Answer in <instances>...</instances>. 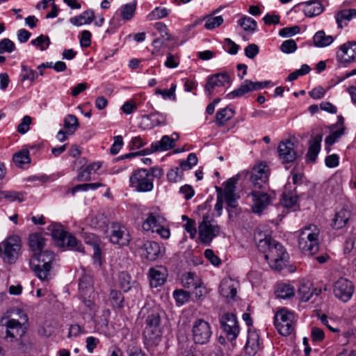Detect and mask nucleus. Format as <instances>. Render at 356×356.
I'll return each mask as SVG.
<instances>
[{
  "label": "nucleus",
  "mask_w": 356,
  "mask_h": 356,
  "mask_svg": "<svg viewBox=\"0 0 356 356\" xmlns=\"http://www.w3.org/2000/svg\"><path fill=\"white\" fill-rule=\"evenodd\" d=\"M354 17H356V9L349 8L338 11L335 15V19L337 26L343 29L348 25V23Z\"/></svg>",
  "instance_id": "27"
},
{
  "label": "nucleus",
  "mask_w": 356,
  "mask_h": 356,
  "mask_svg": "<svg viewBox=\"0 0 356 356\" xmlns=\"http://www.w3.org/2000/svg\"><path fill=\"white\" fill-rule=\"evenodd\" d=\"M197 163V157L195 153H190L186 160L181 161L179 167L181 170H188L191 169Z\"/></svg>",
  "instance_id": "52"
},
{
  "label": "nucleus",
  "mask_w": 356,
  "mask_h": 356,
  "mask_svg": "<svg viewBox=\"0 0 356 356\" xmlns=\"http://www.w3.org/2000/svg\"><path fill=\"white\" fill-rule=\"evenodd\" d=\"M119 284L124 292L129 291L131 288L130 275L125 272L120 273L119 275Z\"/></svg>",
  "instance_id": "56"
},
{
  "label": "nucleus",
  "mask_w": 356,
  "mask_h": 356,
  "mask_svg": "<svg viewBox=\"0 0 356 356\" xmlns=\"http://www.w3.org/2000/svg\"><path fill=\"white\" fill-rule=\"evenodd\" d=\"M320 230L314 225L305 227L300 233L298 245L300 250L305 254L313 255L319 250Z\"/></svg>",
  "instance_id": "3"
},
{
  "label": "nucleus",
  "mask_w": 356,
  "mask_h": 356,
  "mask_svg": "<svg viewBox=\"0 0 356 356\" xmlns=\"http://www.w3.org/2000/svg\"><path fill=\"white\" fill-rule=\"evenodd\" d=\"M173 296L179 305H184L188 301L190 298V294L188 291L182 289L175 290L173 293Z\"/></svg>",
  "instance_id": "61"
},
{
  "label": "nucleus",
  "mask_w": 356,
  "mask_h": 356,
  "mask_svg": "<svg viewBox=\"0 0 356 356\" xmlns=\"http://www.w3.org/2000/svg\"><path fill=\"white\" fill-rule=\"evenodd\" d=\"M275 293L278 298L286 299L295 295V289L290 284L280 283L277 285Z\"/></svg>",
  "instance_id": "36"
},
{
  "label": "nucleus",
  "mask_w": 356,
  "mask_h": 356,
  "mask_svg": "<svg viewBox=\"0 0 356 356\" xmlns=\"http://www.w3.org/2000/svg\"><path fill=\"white\" fill-rule=\"evenodd\" d=\"M337 58L341 63L356 61V42L349 41L340 46Z\"/></svg>",
  "instance_id": "20"
},
{
  "label": "nucleus",
  "mask_w": 356,
  "mask_h": 356,
  "mask_svg": "<svg viewBox=\"0 0 356 356\" xmlns=\"http://www.w3.org/2000/svg\"><path fill=\"white\" fill-rule=\"evenodd\" d=\"M102 166L101 162L90 163L85 168H80L76 177L77 181H88L91 179L92 172H96Z\"/></svg>",
  "instance_id": "25"
},
{
  "label": "nucleus",
  "mask_w": 356,
  "mask_h": 356,
  "mask_svg": "<svg viewBox=\"0 0 356 356\" xmlns=\"http://www.w3.org/2000/svg\"><path fill=\"white\" fill-rule=\"evenodd\" d=\"M294 318V314L285 308L281 309L275 314L274 325L280 334L288 336L293 332Z\"/></svg>",
  "instance_id": "8"
},
{
  "label": "nucleus",
  "mask_w": 356,
  "mask_h": 356,
  "mask_svg": "<svg viewBox=\"0 0 356 356\" xmlns=\"http://www.w3.org/2000/svg\"><path fill=\"white\" fill-rule=\"evenodd\" d=\"M3 252L1 257L5 263L15 264L22 248L21 238L17 235L7 237L2 243Z\"/></svg>",
  "instance_id": "7"
},
{
  "label": "nucleus",
  "mask_w": 356,
  "mask_h": 356,
  "mask_svg": "<svg viewBox=\"0 0 356 356\" xmlns=\"http://www.w3.org/2000/svg\"><path fill=\"white\" fill-rule=\"evenodd\" d=\"M234 115V111L229 108L225 107L217 111L216 114V122L218 127L225 125Z\"/></svg>",
  "instance_id": "34"
},
{
  "label": "nucleus",
  "mask_w": 356,
  "mask_h": 356,
  "mask_svg": "<svg viewBox=\"0 0 356 356\" xmlns=\"http://www.w3.org/2000/svg\"><path fill=\"white\" fill-rule=\"evenodd\" d=\"M298 292L302 302L309 301L313 295V291L311 289L309 284H300Z\"/></svg>",
  "instance_id": "45"
},
{
  "label": "nucleus",
  "mask_w": 356,
  "mask_h": 356,
  "mask_svg": "<svg viewBox=\"0 0 356 356\" xmlns=\"http://www.w3.org/2000/svg\"><path fill=\"white\" fill-rule=\"evenodd\" d=\"M230 82V77L226 72L218 73L207 78L204 91L209 96H213L220 92V88Z\"/></svg>",
  "instance_id": "11"
},
{
  "label": "nucleus",
  "mask_w": 356,
  "mask_h": 356,
  "mask_svg": "<svg viewBox=\"0 0 356 356\" xmlns=\"http://www.w3.org/2000/svg\"><path fill=\"white\" fill-rule=\"evenodd\" d=\"M16 49L15 43L9 38H3L0 41V54L11 53Z\"/></svg>",
  "instance_id": "57"
},
{
  "label": "nucleus",
  "mask_w": 356,
  "mask_h": 356,
  "mask_svg": "<svg viewBox=\"0 0 356 356\" xmlns=\"http://www.w3.org/2000/svg\"><path fill=\"white\" fill-rule=\"evenodd\" d=\"M31 43L38 47L41 51H44L50 44V39L47 35H40L35 39L32 40Z\"/></svg>",
  "instance_id": "51"
},
{
  "label": "nucleus",
  "mask_w": 356,
  "mask_h": 356,
  "mask_svg": "<svg viewBox=\"0 0 356 356\" xmlns=\"http://www.w3.org/2000/svg\"><path fill=\"white\" fill-rule=\"evenodd\" d=\"M333 291L337 298L347 302L353 294L354 286L348 280L340 278L334 283Z\"/></svg>",
  "instance_id": "13"
},
{
  "label": "nucleus",
  "mask_w": 356,
  "mask_h": 356,
  "mask_svg": "<svg viewBox=\"0 0 356 356\" xmlns=\"http://www.w3.org/2000/svg\"><path fill=\"white\" fill-rule=\"evenodd\" d=\"M79 123L77 118L72 114L67 115L63 120V127L68 134H73L79 128Z\"/></svg>",
  "instance_id": "38"
},
{
  "label": "nucleus",
  "mask_w": 356,
  "mask_h": 356,
  "mask_svg": "<svg viewBox=\"0 0 356 356\" xmlns=\"http://www.w3.org/2000/svg\"><path fill=\"white\" fill-rule=\"evenodd\" d=\"M262 348L259 333L255 330H248L245 351L248 356H254Z\"/></svg>",
  "instance_id": "19"
},
{
  "label": "nucleus",
  "mask_w": 356,
  "mask_h": 356,
  "mask_svg": "<svg viewBox=\"0 0 356 356\" xmlns=\"http://www.w3.org/2000/svg\"><path fill=\"white\" fill-rule=\"evenodd\" d=\"M264 258L273 269L280 270L287 262L289 254L284 246L275 240Z\"/></svg>",
  "instance_id": "5"
},
{
  "label": "nucleus",
  "mask_w": 356,
  "mask_h": 356,
  "mask_svg": "<svg viewBox=\"0 0 356 356\" xmlns=\"http://www.w3.org/2000/svg\"><path fill=\"white\" fill-rule=\"evenodd\" d=\"M90 226L96 229L104 230L107 226L105 217L102 215L91 217L90 219Z\"/></svg>",
  "instance_id": "55"
},
{
  "label": "nucleus",
  "mask_w": 356,
  "mask_h": 356,
  "mask_svg": "<svg viewBox=\"0 0 356 356\" xmlns=\"http://www.w3.org/2000/svg\"><path fill=\"white\" fill-rule=\"evenodd\" d=\"M49 230L51 231V236L56 241L57 245L64 247L67 233L63 229L62 225L57 223L51 224L49 227Z\"/></svg>",
  "instance_id": "30"
},
{
  "label": "nucleus",
  "mask_w": 356,
  "mask_h": 356,
  "mask_svg": "<svg viewBox=\"0 0 356 356\" xmlns=\"http://www.w3.org/2000/svg\"><path fill=\"white\" fill-rule=\"evenodd\" d=\"M219 292L226 298L233 299L236 295V287L232 280H223L219 286Z\"/></svg>",
  "instance_id": "29"
},
{
  "label": "nucleus",
  "mask_w": 356,
  "mask_h": 356,
  "mask_svg": "<svg viewBox=\"0 0 356 356\" xmlns=\"http://www.w3.org/2000/svg\"><path fill=\"white\" fill-rule=\"evenodd\" d=\"M165 116L159 112H154L149 115L142 116L140 126L145 129H149L165 122Z\"/></svg>",
  "instance_id": "23"
},
{
  "label": "nucleus",
  "mask_w": 356,
  "mask_h": 356,
  "mask_svg": "<svg viewBox=\"0 0 356 356\" xmlns=\"http://www.w3.org/2000/svg\"><path fill=\"white\" fill-rule=\"evenodd\" d=\"M298 5L303 6L302 11L305 16L308 17H314L318 16L324 10V6L320 0L304 1L300 3Z\"/></svg>",
  "instance_id": "22"
},
{
  "label": "nucleus",
  "mask_w": 356,
  "mask_h": 356,
  "mask_svg": "<svg viewBox=\"0 0 356 356\" xmlns=\"http://www.w3.org/2000/svg\"><path fill=\"white\" fill-rule=\"evenodd\" d=\"M238 178L239 176L237 175L228 179L224 184L225 188L222 191V196L227 207L230 208H236L238 206L235 191Z\"/></svg>",
  "instance_id": "17"
},
{
  "label": "nucleus",
  "mask_w": 356,
  "mask_h": 356,
  "mask_svg": "<svg viewBox=\"0 0 356 356\" xmlns=\"http://www.w3.org/2000/svg\"><path fill=\"white\" fill-rule=\"evenodd\" d=\"M17 314L19 319L8 316L0 319V338L9 343H20L28 330L29 318L27 314L18 309Z\"/></svg>",
  "instance_id": "1"
},
{
  "label": "nucleus",
  "mask_w": 356,
  "mask_h": 356,
  "mask_svg": "<svg viewBox=\"0 0 356 356\" xmlns=\"http://www.w3.org/2000/svg\"><path fill=\"white\" fill-rule=\"evenodd\" d=\"M79 289L83 292L84 290L90 289L92 286V277L90 275L84 274L79 279Z\"/></svg>",
  "instance_id": "64"
},
{
  "label": "nucleus",
  "mask_w": 356,
  "mask_h": 356,
  "mask_svg": "<svg viewBox=\"0 0 356 356\" xmlns=\"http://www.w3.org/2000/svg\"><path fill=\"white\" fill-rule=\"evenodd\" d=\"M0 198H5L10 202L18 201L22 202L24 201L22 194L14 191H0Z\"/></svg>",
  "instance_id": "49"
},
{
  "label": "nucleus",
  "mask_w": 356,
  "mask_h": 356,
  "mask_svg": "<svg viewBox=\"0 0 356 356\" xmlns=\"http://www.w3.org/2000/svg\"><path fill=\"white\" fill-rule=\"evenodd\" d=\"M109 299L113 307L119 309L124 307V296L120 291L111 290L109 294Z\"/></svg>",
  "instance_id": "43"
},
{
  "label": "nucleus",
  "mask_w": 356,
  "mask_h": 356,
  "mask_svg": "<svg viewBox=\"0 0 356 356\" xmlns=\"http://www.w3.org/2000/svg\"><path fill=\"white\" fill-rule=\"evenodd\" d=\"M182 175V170H180L179 167L172 168L167 172L168 179L171 182H177L181 180Z\"/></svg>",
  "instance_id": "63"
},
{
  "label": "nucleus",
  "mask_w": 356,
  "mask_h": 356,
  "mask_svg": "<svg viewBox=\"0 0 356 356\" xmlns=\"http://www.w3.org/2000/svg\"><path fill=\"white\" fill-rule=\"evenodd\" d=\"M351 216V211L348 207H343L336 212L332 220V227L336 229L344 227Z\"/></svg>",
  "instance_id": "24"
},
{
  "label": "nucleus",
  "mask_w": 356,
  "mask_h": 356,
  "mask_svg": "<svg viewBox=\"0 0 356 356\" xmlns=\"http://www.w3.org/2000/svg\"><path fill=\"white\" fill-rule=\"evenodd\" d=\"M268 165L264 163H261L253 168L250 180L255 189H260L268 181Z\"/></svg>",
  "instance_id": "16"
},
{
  "label": "nucleus",
  "mask_w": 356,
  "mask_h": 356,
  "mask_svg": "<svg viewBox=\"0 0 356 356\" xmlns=\"http://www.w3.org/2000/svg\"><path fill=\"white\" fill-rule=\"evenodd\" d=\"M220 325L229 341L235 340L239 333L236 316L232 313L225 314L220 319Z\"/></svg>",
  "instance_id": "12"
},
{
  "label": "nucleus",
  "mask_w": 356,
  "mask_h": 356,
  "mask_svg": "<svg viewBox=\"0 0 356 356\" xmlns=\"http://www.w3.org/2000/svg\"><path fill=\"white\" fill-rule=\"evenodd\" d=\"M22 70L21 76L22 81L29 80L33 82L37 79L38 76V74L36 72V71L32 70L25 65H22Z\"/></svg>",
  "instance_id": "54"
},
{
  "label": "nucleus",
  "mask_w": 356,
  "mask_h": 356,
  "mask_svg": "<svg viewBox=\"0 0 356 356\" xmlns=\"http://www.w3.org/2000/svg\"><path fill=\"white\" fill-rule=\"evenodd\" d=\"M345 253H356V234L351 232L344 243Z\"/></svg>",
  "instance_id": "50"
},
{
  "label": "nucleus",
  "mask_w": 356,
  "mask_h": 356,
  "mask_svg": "<svg viewBox=\"0 0 356 356\" xmlns=\"http://www.w3.org/2000/svg\"><path fill=\"white\" fill-rule=\"evenodd\" d=\"M38 264L33 267L35 276L42 282H49L53 278L52 264L56 261V254L51 250L41 251L34 256Z\"/></svg>",
  "instance_id": "4"
},
{
  "label": "nucleus",
  "mask_w": 356,
  "mask_h": 356,
  "mask_svg": "<svg viewBox=\"0 0 356 356\" xmlns=\"http://www.w3.org/2000/svg\"><path fill=\"white\" fill-rule=\"evenodd\" d=\"M345 127H341L337 130L332 131L325 138V144L332 145L337 140L344 134Z\"/></svg>",
  "instance_id": "62"
},
{
  "label": "nucleus",
  "mask_w": 356,
  "mask_h": 356,
  "mask_svg": "<svg viewBox=\"0 0 356 356\" xmlns=\"http://www.w3.org/2000/svg\"><path fill=\"white\" fill-rule=\"evenodd\" d=\"M175 139L169 136H163L159 141L152 143V147L155 152H164L175 147Z\"/></svg>",
  "instance_id": "31"
},
{
  "label": "nucleus",
  "mask_w": 356,
  "mask_h": 356,
  "mask_svg": "<svg viewBox=\"0 0 356 356\" xmlns=\"http://www.w3.org/2000/svg\"><path fill=\"white\" fill-rule=\"evenodd\" d=\"M252 81L246 79L240 85L237 89L228 93L227 95V97L228 99H234L236 97H242L246 93L253 91L252 89Z\"/></svg>",
  "instance_id": "35"
},
{
  "label": "nucleus",
  "mask_w": 356,
  "mask_h": 356,
  "mask_svg": "<svg viewBox=\"0 0 356 356\" xmlns=\"http://www.w3.org/2000/svg\"><path fill=\"white\" fill-rule=\"evenodd\" d=\"M64 247L70 248L77 252H83V248L81 242L71 234H67Z\"/></svg>",
  "instance_id": "47"
},
{
  "label": "nucleus",
  "mask_w": 356,
  "mask_h": 356,
  "mask_svg": "<svg viewBox=\"0 0 356 356\" xmlns=\"http://www.w3.org/2000/svg\"><path fill=\"white\" fill-rule=\"evenodd\" d=\"M323 136L317 134L309 141V149L306 154V158L312 162H315L318 154L321 150V143Z\"/></svg>",
  "instance_id": "26"
},
{
  "label": "nucleus",
  "mask_w": 356,
  "mask_h": 356,
  "mask_svg": "<svg viewBox=\"0 0 356 356\" xmlns=\"http://www.w3.org/2000/svg\"><path fill=\"white\" fill-rule=\"evenodd\" d=\"M168 15L169 10L167 8L156 7L149 14H148L147 17L149 21H154L165 17Z\"/></svg>",
  "instance_id": "53"
},
{
  "label": "nucleus",
  "mask_w": 356,
  "mask_h": 356,
  "mask_svg": "<svg viewBox=\"0 0 356 356\" xmlns=\"http://www.w3.org/2000/svg\"><path fill=\"white\" fill-rule=\"evenodd\" d=\"M313 40L316 47H323L330 45L334 39L331 35H326L323 31H319L314 35Z\"/></svg>",
  "instance_id": "40"
},
{
  "label": "nucleus",
  "mask_w": 356,
  "mask_h": 356,
  "mask_svg": "<svg viewBox=\"0 0 356 356\" xmlns=\"http://www.w3.org/2000/svg\"><path fill=\"white\" fill-rule=\"evenodd\" d=\"M136 3H131L123 5L121 7V17L124 20H130L134 15Z\"/></svg>",
  "instance_id": "46"
},
{
  "label": "nucleus",
  "mask_w": 356,
  "mask_h": 356,
  "mask_svg": "<svg viewBox=\"0 0 356 356\" xmlns=\"http://www.w3.org/2000/svg\"><path fill=\"white\" fill-rule=\"evenodd\" d=\"M13 161L17 167L22 168L24 165L31 162L29 151L26 149H23L16 152L13 156Z\"/></svg>",
  "instance_id": "37"
},
{
  "label": "nucleus",
  "mask_w": 356,
  "mask_h": 356,
  "mask_svg": "<svg viewBox=\"0 0 356 356\" xmlns=\"http://www.w3.org/2000/svg\"><path fill=\"white\" fill-rule=\"evenodd\" d=\"M277 152L279 159L283 164L293 162L298 156L295 143L291 140L281 141L278 145Z\"/></svg>",
  "instance_id": "14"
},
{
  "label": "nucleus",
  "mask_w": 356,
  "mask_h": 356,
  "mask_svg": "<svg viewBox=\"0 0 356 356\" xmlns=\"http://www.w3.org/2000/svg\"><path fill=\"white\" fill-rule=\"evenodd\" d=\"M252 198V211L255 213H261L271 202L270 197L264 192L257 191L254 188L251 193L248 194Z\"/></svg>",
  "instance_id": "18"
},
{
  "label": "nucleus",
  "mask_w": 356,
  "mask_h": 356,
  "mask_svg": "<svg viewBox=\"0 0 356 356\" xmlns=\"http://www.w3.org/2000/svg\"><path fill=\"white\" fill-rule=\"evenodd\" d=\"M29 244L35 256V254H38L43 249L45 245V239L42 234L33 233L29 236Z\"/></svg>",
  "instance_id": "28"
},
{
  "label": "nucleus",
  "mask_w": 356,
  "mask_h": 356,
  "mask_svg": "<svg viewBox=\"0 0 356 356\" xmlns=\"http://www.w3.org/2000/svg\"><path fill=\"white\" fill-rule=\"evenodd\" d=\"M238 24L246 32H254L257 29V22L250 17L245 16L238 21Z\"/></svg>",
  "instance_id": "42"
},
{
  "label": "nucleus",
  "mask_w": 356,
  "mask_h": 356,
  "mask_svg": "<svg viewBox=\"0 0 356 356\" xmlns=\"http://www.w3.org/2000/svg\"><path fill=\"white\" fill-rule=\"evenodd\" d=\"M206 23L204 27L207 30H212L215 28L220 26L224 22L222 16H208L205 17Z\"/></svg>",
  "instance_id": "48"
},
{
  "label": "nucleus",
  "mask_w": 356,
  "mask_h": 356,
  "mask_svg": "<svg viewBox=\"0 0 356 356\" xmlns=\"http://www.w3.org/2000/svg\"><path fill=\"white\" fill-rule=\"evenodd\" d=\"M201 281L195 273L188 272L181 277V284L187 289L195 288Z\"/></svg>",
  "instance_id": "41"
},
{
  "label": "nucleus",
  "mask_w": 356,
  "mask_h": 356,
  "mask_svg": "<svg viewBox=\"0 0 356 356\" xmlns=\"http://www.w3.org/2000/svg\"><path fill=\"white\" fill-rule=\"evenodd\" d=\"M129 186L138 193H147L154 188L149 171L145 168L134 170L129 177Z\"/></svg>",
  "instance_id": "6"
},
{
  "label": "nucleus",
  "mask_w": 356,
  "mask_h": 356,
  "mask_svg": "<svg viewBox=\"0 0 356 356\" xmlns=\"http://www.w3.org/2000/svg\"><path fill=\"white\" fill-rule=\"evenodd\" d=\"M85 235H86L85 242L88 244L92 245V247H93L94 258L96 259H99L101 252H100V249L99 248V245L97 244L98 239H97V236L92 234H87L86 233Z\"/></svg>",
  "instance_id": "44"
},
{
  "label": "nucleus",
  "mask_w": 356,
  "mask_h": 356,
  "mask_svg": "<svg viewBox=\"0 0 356 356\" xmlns=\"http://www.w3.org/2000/svg\"><path fill=\"white\" fill-rule=\"evenodd\" d=\"M145 310L143 337L145 347L149 349L158 346L161 341V316L158 308H143V312Z\"/></svg>",
  "instance_id": "2"
},
{
  "label": "nucleus",
  "mask_w": 356,
  "mask_h": 356,
  "mask_svg": "<svg viewBox=\"0 0 356 356\" xmlns=\"http://www.w3.org/2000/svg\"><path fill=\"white\" fill-rule=\"evenodd\" d=\"M318 318L321 323L325 325L330 331L332 332H339V329L337 326V323L333 319L329 318L325 314L318 315Z\"/></svg>",
  "instance_id": "60"
},
{
  "label": "nucleus",
  "mask_w": 356,
  "mask_h": 356,
  "mask_svg": "<svg viewBox=\"0 0 356 356\" xmlns=\"http://www.w3.org/2000/svg\"><path fill=\"white\" fill-rule=\"evenodd\" d=\"M136 246L143 257L149 261H155L161 255V251L158 243L152 241H138Z\"/></svg>",
  "instance_id": "15"
},
{
  "label": "nucleus",
  "mask_w": 356,
  "mask_h": 356,
  "mask_svg": "<svg viewBox=\"0 0 356 356\" xmlns=\"http://www.w3.org/2000/svg\"><path fill=\"white\" fill-rule=\"evenodd\" d=\"M95 17L94 11L92 10H87L82 14L72 17L70 19V22L74 26H79L83 24H90Z\"/></svg>",
  "instance_id": "33"
},
{
  "label": "nucleus",
  "mask_w": 356,
  "mask_h": 356,
  "mask_svg": "<svg viewBox=\"0 0 356 356\" xmlns=\"http://www.w3.org/2000/svg\"><path fill=\"white\" fill-rule=\"evenodd\" d=\"M192 333L195 343L198 344L208 343L212 334L209 323L202 319H197L193 323Z\"/></svg>",
  "instance_id": "10"
},
{
  "label": "nucleus",
  "mask_w": 356,
  "mask_h": 356,
  "mask_svg": "<svg viewBox=\"0 0 356 356\" xmlns=\"http://www.w3.org/2000/svg\"><path fill=\"white\" fill-rule=\"evenodd\" d=\"M298 197L292 193H284L282 195V204L284 207L292 208L297 203Z\"/></svg>",
  "instance_id": "59"
},
{
  "label": "nucleus",
  "mask_w": 356,
  "mask_h": 356,
  "mask_svg": "<svg viewBox=\"0 0 356 356\" xmlns=\"http://www.w3.org/2000/svg\"><path fill=\"white\" fill-rule=\"evenodd\" d=\"M110 239L113 243L120 245H126L130 241L126 228L117 223L113 224L112 226V232L110 236Z\"/></svg>",
  "instance_id": "21"
},
{
  "label": "nucleus",
  "mask_w": 356,
  "mask_h": 356,
  "mask_svg": "<svg viewBox=\"0 0 356 356\" xmlns=\"http://www.w3.org/2000/svg\"><path fill=\"white\" fill-rule=\"evenodd\" d=\"M149 275L151 287L156 288L163 285L165 282L166 274L164 271L152 268Z\"/></svg>",
  "instance_id": "32"
},
{
  "label": "nucleus",
  "mask_w": 356,
  "mask_h": 356,
  "mask_svg": "<svg viewBox=\"0 0 356 356\" xmlns=\"http://www.w3.org/2000/svg\"><path fill=\"white\" fill-rule=\"evenodd\" d=\"M159 225V216L156 213H150L148 214L146 220L143 222L142 227L145 231H151L152 232H154Z\"/></svg>",
  "instance_id": "39"
},
{
  "label": "nucleus",
  "mask_w": 356,
  "mask_h": 356,
  "mask_svg": "<svg viewBox=\"0 0 356 356\" xmlns=\"http://www.w3.org/2000/svg\"><path fill=\"white\" fill-rule=\"evenodd\" d=\"M274 241L275 240L272 239L270 237L266 236H265L264 238H259L257 243L258 250L260 252L264 253V254H266L271 246V244L273 243V241Z\"/></svg>",
  "instance_id": "58"
},
{
  "label": "nucleus",
  "mask_w": 356,
  "mask_h": 356,
  "mask_svg": "<svg viewBox=\"0 0 356 356\" xmlns=\"http://www.w3.org/2000/svg\"><path fill=\"white\" fill-rule=\"evenodd\" d=\"M198 229L200 242L209 245L212 240L219 234L220 228L217 224L208 220L207 218L204 217Z\"/></svg>",
  "instance_id": "9"
}]
</instances>
